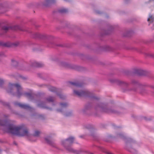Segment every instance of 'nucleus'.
<instances>
[{
	"label": "nucleus",
	"instance_id": "nucleus-23",
	"mask_svg": "<svg viewBox=\"0 0 154 154\" xmlns=\"http://www.w3.org/2000/svg\"><path fill=\"white\" fill-rule=\"evenodd\" d=\"M57 111L59 112H62V110L61 109H57Z\"/></svg>",
	"mask_w": 154,
	"mask_h": 154
},
{
	"label": "nucleus",
	"instance_id": "nucleus-3",
	"mask_svg": "<svg viewBox=\"0 0 154 154\" xmlns=\"http://www.w3.org/2000/svg\"><path fill=\"white\" fill-rule=\"evenodd\" d=\"M74 140V138L73 137H70L67 139L62 140L61 141V144L69 151L71 152H73V149L69 146H67L69 144L73 142Z\"/></svg>",
	"mask_w": 154,
	"mask_h": 154
},
{
	"label": "nucleus",
	"instance_id": "nucleus-20",
	"mask_svg": "<svg viewBox=\"0 0 154 154\" xmlns=\"http://www.w3.org/2000/svg\"><path fill=\"white\" fill-rule=\"evenodd\" d=\"M103 104H101L99 105V106L102 109H103Z\"/></svg>",
	"mask_w": 154,
	"mask_h": 154
},
{
	"label": "nucleus",
	"instance_id": "nucleus-12",
	"mask_svg": "<svg viewBox=\"0 0 154 154\" xmlns=\"http://www.w3.org/2000/svg\"><path fill=\"white\" fill-rule=\"evenodd\" d=\"M50 91H55L56 90V88L53 87H51L50 89H49Z\"/></svg>",
	"mask_w": 154,
	"mask_h": 154
},
{
	"label": "nucleus",
	"instance_id": "nucleus-11",
	"mask_svg": "<svg viewBox=\"0 0 154 154\" xmlns=\"http://www.w3.org/2000/svg\"><path fill=\"white\" fill-rule=\"evenodd\" d=\"M39 134H40V132L38 131H36L35 132L34 135L35 136L37 137L39 135Z\"/></svg>",
	"mask_w": 154,
	"mask_h": 154
},
{
	"label": "nucleus",
	"instance_id": "nucleus-8",
	"mask_svg": "<svg viewBox=\"0 0 154 154\" xmlns=\"http://www.w3.org/2000/svg\"><path fill=\"white\" fill-rule=\"evenodd\" d=\"M144 71L141 69L138 70L137 73L140 75H144Z\"/></svg>",
	"mask_w": 154,
	"mask_h": 154
},
{
	"label": "nucleus",
	"instance_id": "nucleus-2",
	"mask_svg": "<svg viewBox=\"0 0 154 154\" xmlns=\"http://www.w3.org/2000/svg\"><path fill=\"white\" fill-rule=\"evenodd\" d=\"M17 90L16 95L19 97L22 94L21 88L18 84H12L9 83L7 91L8 93H12L13 91Z\"/></svg>",
	"mask_w": 154,
	"mask_h": 154
},
{
	"label": "nucleus",
	"instance_id": "nucleus-9",
	"mask_svg": "<svg viewBox=\"0 0 154 154\" xmlns=\"http://www.w3.org/2000/svg\"><path fill=\"white\" fill-rule=\"evenodd\" d=\"M87 111V108L85 107L84 108L82 109L81 110V113L82 114H85Z\"/></svg>",
	"mask_w": 154,
	"mask_h": 154
},
{
	"label": "nucleus",
	"instance_id": "nucleus-22",
	"mask_svg": "<svg viewBox=\"0 0 154 154\" xmlns=\"http://www.w3.org/2000/svg\"><path fill=\"white\" fill-rule=\"evenodd\" d=\"M45 2L46 3H48L51 2L50 0H45Z\"/></svg>",
	"mask_w": 154,
	"mask_h": 154
},
{
	"label": "nucleus",
	"instance_id": "nucleus-15",
	"mask_svg": "<svg viewBox=\"0 0 154 154\" xmlns=\"http://www.w3.org/2000/svg\"><path fill=\"white\" fill-rule=\"evenodd\" d=\"M66 106V104L65 103H61L60 104V106L62 107H64Z\"/></svg>",
	"mask_w": 154,
	"mask_h": 154
},
{
	"label": "nucleus",
	"instance_id": "nucleus-4",
	"mask_svg": "<svg viewBox=\"0 0 154 154\" xmlns=\"http://www.w3.org/2000/svg\"><path fill=\"white\" fill-rule=\"evenodd\" d=\"M73 92L75 95L79 96H84L86 94V91L83 90L79 91L76 89L74 90Z\"/></svg>",
	"mask_w": 154,
	"mask_h": 154
},
{
	"label": "nucleus",
	"instance_id": "nucleus-18",
	"mask_svg": "<svg viewBox=\"0 0 154 154\" xmlns=\"http://www.w3.org/2000/svg\"><path fill=\"white\" fill-rule=\"evenodd\" d=\"M25 94H26V96H27L28 97H30L31 96V94L30 93H26Z\"/></svg>",
	"mask_w": 154,
	"mask_h": 154
},
{
	"label": "nucleus",
	"instance_id": "nucleus-27",
	"mask_svg": "<svg viewBox=\"0 0 154 154\" xmlns=\"http://www.w3.org/2000/svg\"><path fill=\"white\" fill-rule=\"evenodd\" d=\"M44 5H47L46 4H44Z\"/></svg>",
	"mask_w": 154,
	"mask_h": 154
},
{
	"label": "nucleus",
	"instance_id": "nucleus-1",
	"mask_svg": "<svg viewBox=\"0 0 154 154\" xmlns=\"http://www.w3.org/2000/svg\"><path fill=\"white\" fill-rule=\"evenodd\" d=\"M0 125L5 126L7 128L6 131L11 134L19 136H28V130L23 126H16L13 125H9L7 120H0Z\"/></svg>",
	"mask_w": 154,
	"mask_h": 154
},
{
	"label": "nucleus",
	"instance_id": "nucleus-5",
	"mask_svg": "<svg viewBox=\"0 0 154 154\" xmlns=\"http://www.w3.org/2000/svg\"><path fill=\"white\" fill-rule=\"evenodd\" d=\"M17 105L19 107L27 109H28L29 107V106L28 105L24 104L19 103Z\"/></svg>",
	"mask_w": 154,
	"mask_h": 154
},
{
	"label": "nucleus",
	"instance_id": "nucleus-6",
	"mask_svg": "<svg viewBox=\"0 0 154 154\" xmlns=\"http://www.w3.org/2000/svg\"><path fill=\"white\" fill-rule=\"evenodd\" d=\"M147 21L154 24V15H149V17L147 19Z\"/></svg>",
	"mask_w": 154,
	"mask_h": 154
},
{
	"label": "nucleus",
	"instance_id": "nucleus-19",
	"mask_svg": "<svg viewBox=\"0 0 154 154\" xmlns=\"http://www.w3.org/2000/svg\"><path fill=\"white\" fill-rule=\"evenodd\" d=\"M118 82L119 83V84H122L125 83L122 81H118Z\"/></svg>",
	"mask_w": 154,
	"mask_h": 154
},
{
	"label": "nucleus",
	"instance_id": "nucleus-16",
	"mask_svg": "<svg viewBox=\"0 0 154 154\" xmlns=\"http://www.w3.org/2000/svg\"><path fill=\"white\" fill-rule=\"evenodd\" d=\"M45 141L47 142H49V137H46L45 138Z\"/></svg>",
	"mask_w": 154,
	"mask_h": 154
},
{
	"label": "nucleus",
	"instance_id": "nucleus-7",
	"mask_svg": "<svg viewBox=\"0 0 154 154\" xmlns=\"http://www.w3.org/2000/svg\"><path fill=\"white\" fill-rule=\"evenodd\" d=\"M67 9L64 8H62L59 10V12L62 13H64L67 11Z\"/></svg>",
	"mask_w": 154,
	"mask_h": 154
},
{
	"label": "nucleus",
	"instance_id": "nucleus-29",
	"mask_svg": "<svg viewBox=\"0 0 154 154\" xmlns=\"http://www.w3.org/2000/svg\"><path fill=\"white\" fill-rule=\"evenodd\" d=\"M111 82H114L112 81H111Z\"/></svg>",
	"mask_w": 154,
	"mask_h": 154
},
{
	"label": "nucleus",
	"instance_id": "nucleus-24",
	"mask_svg": "<svg viewBox=\"0 0 154 154\" xmlns=\"http://www.w3.org/2000/svg\"><path fill=\"white\" fill-rule=\"evenodd\" d=\"M12 62H13V63L14 62H16V61H15L14 60H12Z\"/></svg>",
	"mask_w": 154,
	"mask_h": 154
},
{
	"label": "nucleus",
	"instance_id": "nucleus-25",
	"mask_svg": "<svg viewBox=\"0 0 154 154\" xmlns=\"http://www.w3.org/2000/svg\"><path fill=\"white\" fill-rule=\"evenodd\" d=\"M8 29V28L7 27H6L5 29V30H7V29Z\"/></svg>",
	"mask_w": 154,
	"mask_h": 154
},
{
	"label": "nucleus",
	"instance_id": "nucleus-17",
	"mask_svg": "<svg viewBox=\"0 0 154 154\" xmlns=\"http://www.w3.org/2000/svg\"><path fill=\"white\" fill-rule=\"evenodd\" d=\"M33 66H40L38 65V63L37 62H35V64L33 65Z\"/></svg>",
	"mask_w": 154,
	"mask_h": 154
},
{
	"label": "nucleus",
	"instance_id": "nucleus-10",
	"mask_svg": "<svg viewBox=\"0 0 154 154\" xmlns=\"http://www.w3.org/2000/svg\"><path fill=\"white\" fill-rule=\"evenodd\" d=\"M71 84L73 85H74L76 87H78L79 86V83L76 82H71Z\"/></svg>",
	"mask_w": 154,
	"mask_h": 154
},
{
	"label": "nucleus",
	"instance_id": "nucleus-21",
	"mask_svg": "<svg viewBox=\"0 0 154 154\" xmlns=\"http://www.w3.org/2000/svg\"><path fill=\"white\" fill-rule=\"evenodd\" d=\"M3 82V80L1 79H0V85L2 84Z\"/></svg>",
	"mask_w": 154,
	"mask_h": 154
},
{
	"label": "nucleus",
	"instance_id": "nucleus-14",
	"mask_svg": "<svg viewBox=\"0 0 154 154\" xmlns=\"http://www.w3.org/2000/svg\"><path fill=\"white\" fill-rule=\"evenodd\" d=\"M53 100L54 99L52 97H50L47 100L49 102H52L53 101Z\"/></svg>",
	"mask_w": 154,
	"mask_h": 154
},
{
	"label": "nucleus",
	"instance_id": "nucleus-28",
	"mask_svg": "<svg viewBox=\"0 0 154 154\" xmlns=\"http://www.w3.org/2000/svg\"><path fill=\"white\" fill-rule=\"evenodd\" d=\"M111 82H114L112 81H111Z\"/></svg>",
	"mask_w": 154,
	"mask_h": 154
},
{
	"label": "nucleus",
	"instance_id": "nucleus-26",
	"mask_svg": "<svg viewBox=\"0 0 154 154\" xmlns=\"http://www.w3.org/2000/svg\"><path fill=\"white\" fill-rule=\"evenodd\" d=\"M108 154H112V153H108Z\"/></svg>",
	"mask_w": 154,
	"mask_h": 154
},
{
	"label": "nucleus",
	"instance_id": "nucleus-13",
	"mask_svg": "<svg viewBox=\"0 0 154 154\" xmlns=\"http://www.w3.org/2000/svg\"><path fill=\"white\" fill-rule=\"evenodd\" d=\"M87 98H88V97H92L91 93L90 92H89L88 91H87Z\"/></svg>",
	"mask_w": 154,
	"mask_h": 154
}]
</instances>
